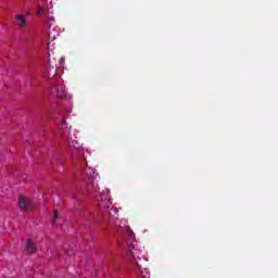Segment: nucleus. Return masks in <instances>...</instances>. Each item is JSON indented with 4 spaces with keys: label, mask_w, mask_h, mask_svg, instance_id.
I'll return each mask as SVG.
<instances>
[{
    "label": "nucleus",
    "mask_w": 278,
    "mask_h": 278,
    "mask_svg": "<svg viewBox=\"0 0 278 278\" xmlns=\"http://www.w3.org/2000/svg\"><path fill=\"white\" fill-rule=\"evenodd\" d=\"M85 175L87 176L88 190L97 192L99 190V180L101 176L92 167H86Z\"/></svg>",
    "instance_id": "obj_3"
},
{
    "label": "nucleus",
    "mask_w": 278,
    "mask_h": 278,
    "mask_svg": "<svg viewBox=\"0 0 278 278\" xmlns=\"http://www.w3.org/2000/svg\"><path fill=\"white\" fill-rule=\"evenodd\" d=\"M61 136L65 138V140H73V135L71 134V126L66 123V119L61 122Z\"/></svg>",
    "instance_id": "obj_5"
},
{
    "label": "nucleus",
    "mask_w": 278,
    "mask_h": 278,
    "mask_svg": "<svg viewBox=\"0 0 278 278\" xmlns=\"http://www.w3.org/2000/svg\"><path fill=\"white\" fill-rule=\"evenodd\" d=\"M58 219V211H54V217L52 218V225H55V220Z\"/></svg>",
    "instance_id": "obj_11"
},
{
    "label": "nucleus",
    "mask_w": 278,
    "mask_h": 278,
    "mask_svg": "<svg viewBox=\"0 0 278 278\" xmlns=\"http://www.w3.org/2000/svg\"><path fill=\"white\" fill-rule=\"evenodd\" d=\"M15 26L18 27V29H25V27H27V15H15Z\"/></svg>",
    "instance_id": "obj_6"
},
{
    "label": "nucleus",
    "mask_w": 278,
    "mask_h": 278,
    "mask_svg": "<svg viewBox=\"0 0 278 278\" xmlns=\"http://www.w3.org/2000/svg\"><path fill=\"white\" fill-rule=\"evenodd\" d=\"M17 205L22 212H31L34 210V202L25 195H20L17 199Z\"/></svg>",
    "instance_id": "obj_4"
},
{
    "label": "nucleus",
    "mask_w": 278,
    "mask_h": 278,
    "mask_svg": "<svg viewBox=\"0 0 278 278\" xmlns=\"http://www.w3.org/2000/svg\"><path fill=\"white\" fill-rule=\"evenodd\" d=\"M60 64H64V58L60 59Z\"/></svg>",
    "instance_id": "obj_12"
},
{
    "label": "nucleus",
    "mask_w": 278,
    "mask_h": 278,
    "mask_svg": "<svg viewBox=\"0 0 278 278\" xmlns=\"http://www.w3.org/2000/svg\"><path fill=\"white\" fill-rule=\"evenodd\" d=\"M70 147H73V149H79V142L72 139V142H70Z\"/></svg>",
    "instance_id": "obj_9"
},
{
    "label": "nucleus",
    "mask_w": 278,
    "mask_h": 278,
    "mask_svg": "<svg viewBox=\"0 0 278 278\" xmlns=\"http://www.w3.org/2000/svg\"><path fill=\"white\" fill-rule=\"evenodd\" d=\"M56 94L61 99L64 98L66 96V88L64 86L58 87L56 88Z\"/></svg>",
    "instance_id": "obj_8"
},
{
    "label": "nucleus",
    "mask_w": 278,
    "mask_h": 278,
    "mask_svg": "<svg viewBox=\"0 0 278 278\" xmlns=\"http://www.w3.org/2000/svg\"><path fill=\"white\" fill-rule=\"evenodd\" d=\"M127 239V244L129 249V253L131 256V264H132V271L138 278H151V274L149 273V269L142 267V257L138 256V253L140 251L136 250L134 248V240L136 236L134 235V231H131L129 228L124 229Z\"/></svg>",
    "instance_id": "obj_1"
},
{
    "label": "nucleus",
    "mask_w": 278,
    "mask_h": 278,
    "mask_svg": "<svg viewBox=\"0 0 278 278\" xmlns=\"http://www.w3.org/2000/svg\"><path fill=\"white\" fill-rule=\"evenodd\" d=\"M100 207H103L110 217V223L118 220V208L112 206V199H110L109 189L105 190L104 194L100 195Z\"/></svg>",
    "instance_id": "obj_2"
},
{
    "label": "nucleus",
    "mask_w": 278,
    "mask_h": 278,
    "mask_svg": "<svg viewBox=\"0 0 278 278\" xmlns=\"http://www.w3.org/2000/svg\"><path fill=\"white\" fill-rule=\"evenodd\" d=\"M41 14H45V9H42V7H38L37 16H40Z\"/></svg>",
    "instance_id": "obj_10"
},
{
    "label": "nucleus",
    "mask_w": 278,
    "mask_h": 278,
    "mask_svg": "<svg viewBox=\"0 0 278 278\" xmlns=\"http://www.w3.org/2000/svg\"><path fill=\"white\" fill-rule=\"evenodd\" d=\"M25 251L26 253H36V251H38L36 244L34 243V241H31V239L26 240Z\"/></svg>",
    "instance_id": "obj_7"
}]
</instances>
